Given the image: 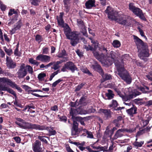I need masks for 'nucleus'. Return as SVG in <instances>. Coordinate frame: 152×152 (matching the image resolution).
<instances>
[{
    "instance_id": "f257e3e1",
    "label": "nucleus",
    "mask_w": 152,
    "mask_h": 152,
    "mask_svg": "<svg viewBox=\"0 0 152 152\" xmlns=\"http://www.w3.org/2000/svg\"><path fill=\"white\" fill-rule=\"evenodd\" d=\"M64 28V31L67 39H70V44L73 46H75L79 42V40L80 38V33L77 32H72L67 24L63 27Z\"/></svg>"
},
{
    "instance_id": "f03ea898",
    "label": "nucleus",
    "mask_w": 152,
    "mask_h": 152,
    "mask_svg": "<svg viewBox=\"0 0 152 152\" xmlns=\"http://www.w3.org/2000/svg\"><path fill=\"white\" fill-rule=\"evenodd\" d=\"M105 12L107 14L108 17L110 19L114 20L118 22L120 24L125 25L127 22V20L126 18L127 16L122 15L120 17L119 15H118V12L114 11L111 7H108L105 10Z\"/></svg>"
},
{
    "instance_id": "7ed1b4c3",
    "label": "nucleus",
    "mask_w": 152,
    "mask_h": 152,
    "mask_svg": "<svg viewBox=\"0 0 152 152\" xmlns=\"http://www.w3.org/2000/svg\"><path fill=\"white\" fill-rule=\"evenodd\" d=\"M93 50V53L95 58L101 62H105L108 65H111L114 60L116 58V53L113 51H111L109 54L104 56L103 54H100L98 52Z\"/></svg>"
},
{
    "instance_id": "20e7f679",
    "label": "nucleus",
    "mask_w": 152,
    "mask_h": 152,
    "mask_svg": "<svg viewBox=\"0 0 152 152\" xmlns=\"http://www.w3.org/2000/svg\"><path fill=\"white\" fill-rule=\"evenodd\" d=\"M135 42L137 45L138 51L140 53L138 55L141 58L142 57H148V46L146 43H144L141 40L137 37L134 36Z\"/></svg>"
},
{
    "instance_id": "39448f33",
    "label": "nucleus",
    "mask_w": 152,
    "mask_h": 152,
    "mask_svg": "<svg viewBox=\"0 0 152 152\" xmlns=\"http://www.w3.org/2000/svg\"><path fill=\"white\" fill-rule=\"evenodd\" d=\"M117 68L118 74L120 77L128 84L130 83L131 82V78L127 71L124 69V67L117 66Z\"/></svg>"
},
{
    "instance_id": "423d86ee",
    "label": "nucleus",
    "mask_w": 152,
    "mask_h": 152,
    "mask_svg": "<svg viewBox=\"0 0 152 152\" xmlns=\"http://www.w3.org/2000/svg\"><path fill=\"white\" fill-rule=\"evenodd\" d=\"M129 7V10L132 11L134 15L143 20L145 19L142 10L140 9L135 7L134 4L132 3H130Z\"/></svg>"
},
{
    "instance_id": "0eeeda50",
    "label": "nucleus",
    "mask_w": 152,
    "mask_h": 152,
    "mask_svg": "<svg viewBox=\"0 0 152 152\" xmlns=\"http://www.w3.org/2000/svg\"><path fill=\"white\" fill-rule=\"evenodd\" d=\"M115 90L117 92L118 94L122 98L123 100L124 101H127L130 100L131 99L136 97L137 96L140 94V92H137L136 93L135 92H131L129 94H126L124 96L117 89H115Z\"/></svg>"
},
{
    "instance_id": "6e6552de",
    "label": "nucleus",
    "mask_w": 152,
    "mask_h": 152,
    "mask_svg": "<svg viewBox=\"0 0 152 152\" xmlns=\"http://www.w3.org/2000/svg\"><path fill=\"white\" fill-rule=\"evenodd\" d=\"M7 77H0V91H7L8 92L13 95L16 98V95L15 92L12 89L9 87L2 85L1 83H5Z\"/></svg>"
},
{
    "instance_id": "1a4fd4ad",
    "label": "nucleus",
    "mask_w": 152,
    "mask_h": 152,
    "mask_svg": "<svg viewBox=\"0 0 152 152\" xmlns=\"http://www.w3.org/2000/svg\"><path fill=\"white\" fill-rule=\"evenodd\" d=\"M92 68L98 72L102 76L103 79L104 80H109L112 78L111 76L110 75L107 74H104L103 70L101 69L100 66L99 65L96 64L95 65H92Z\"/></svg>"
},
{
    "instance_id": "9d476101",
    "label": "nucleus",
    "mask_w": 152,
    "mask_h": 152,
    "mask_svg": "<svg viewBox=\"0 0 152 152\" xmlns=\"http://www.w3.org/2000/svg\"><path fill=\"white\" fill-rule=\"evenodd\" d=\"M77 68L73 63L69 61L64 64L61 69V71L64 72L66 71L67 69H68L70 70L72 72H74L75 70H77Z\"/></svg>"
},
{
    "instance_id": "9b49d317",
    "label": "nucleus",
    "mask_w": 152,
    "mask_h": 152,
    "mask_svg": "<svg viewBox=\"0 0 152 152\" xmlns=\"http://www.w3.org/2000/svg\"><path fill=\"white\" fill-rule=\"evenodd\" d=\"M41 145V142L38 140H36L32 144V149L34 152H43Z\"/></svg>"
},
{
    "instance_id": "f8f14e48",
    "label": "nucleus",
    "mask_w": 152,
    "mask_h": 152,
    "mask_svg": "<svg viewBox=\"0 0 152 152\" xmlns=\"http://www.w3.org/2000/svg\"><path fill=\"white\" fill-rule=\"evenodd\" d=\"M18 77L19 78H23L27 74L26 69H25V65L24 64H21L20 68L17 72Z\"/></svg>"
},
{
    "instance_id": "ddd939ff",
    "label": "nucleus",
    "mask_w": 152,
    "mask_h": 152,
    "mask_svg": "<svg viewBox=\"0 0 152 152\" xmlns=\"http://www.w3.org/2000/svg\"><path fill=\"white\" fill-rule=\"evenodd\" d=\"M91 43H92L91 46L90 45H85L83 46V48L87 51L89 50L93 51L94 50H96L98 48V43L97 41L92 40Z\"/></svg>"
},
{
    "instance_id": "4468645a",
    "label": "nucleus",
    "mask_w": 152,
    "mask_h": 152,
    "mask_svg": "<svg viewBox=\"0 0 152 152\" xmlns=\"http://www.w3.org/2000/svg\"><path fill=\"white\" fill-rule=\"evenodd\" d=\"M5 83L7 84L12 88H15L19 92H21L22 91V89L20 87H19L15 83L13 82L10 79L8 78H7Z\"/></svg>"
},
{
    "instance_id": "2eb2a0df",
    "label": "nucleus",
    "mask_w": 152,
    "mask_h": 152,
    "mask_svg": "<svg viewBox=\"0 0 152 152\" xmlns=\"http://www.w3.org/2000/svg\"><path fill=\"white\" fill-rule=\"evenodd\" d=\"M50 58L51 57L50 56L42 54L38 55L36 58V60L46 63L49 62Z\"/></svg>"
},
{
    "instance_id": "dca6fc26",
    "label": "nucleus",
    "mask_w": 152,
    "mask_h": 152,
    "mask_svg": "<svg viewBox=\"0 0 152 152\" xmlns=\"http://www.w3.org/2000/svg\"><path fill=\"white\" fill-rule=\"evenodd\" d=\"M78 124L75 121H74L71 129V134L72 135H76L80 134V129H78Z\"/></svg>"
},
{
    "instance_id": "f3484780",
    "label": "nucleus",
    "mask_w": 152,
    "mask_h": 152,
    "mask_svg": "<svg viewBox=\"0 0 152 152\" xmlns=\"http://www.w3.org/2000/svg\"><path fill=\"white\" fill-rule=\"evenodd\" d=\"M15 123L20 127L24 129H28L30 123L26 122L20 118L17 119V121H16Z\"/></svg>"
},
{
    "instance_id": "a211bd4d",
    "label": "nucleus",
    "mask_w": 152,
    "mask_h": 152,
    "mask_svg": "<svg viewBox=\"0 0 152 152\" xmlns=\"http://www.w3.org/2000/svg\"><path fill=\"white\" fill-rule=\"evenodd\" d=\"M7 66L9 68H14L16 66L15 63L13 62V61L9 57L7 56L6 58Z\"/></svg>"
},
{
    "instance_id": "6ab92c4d",
    "label": "nucleus",
    "mask_w": 152,
    "mask_h": 152,
    "mask_svg": "<svg viewBox=\"0 0 152 152\" xmlns=\"http://www.w3.org/2000/svg\"><path fill=\"white\" fill-rule=\"evenodd\" d=\"M28 129H31L39 130H43L45 129V126H41L35 124L29 123Z\"/></svg>"
},
{
    "instance_id": "aec40b11",
    "label": "nucleus",
    "mask_w": 152,
    "mask_h": 152,
    "mask_svg": "<svg viewBox=\"0 0 152 152\" xmlns=\"http://www.w3.org/2000/svg\"><path fill=\"white\" fill-rule=\"evenodd\" d=\"M124 132V129H120L115 133L114 137L112 139V140H114L117 139L118 138L122 137L123 136V133Z\"/></svg>"
},
{
    "instance_id": "412c9836",
    "label": "nucleus",
    "mask_w": 152,
    "mask_h": 152,
    "mask_svg": "<svg viewBox=\"0 0 152 152\" xmlns=\"http://www.w3.org/2000/svg\"><path fill=\"white\" fill-rule=\"evenodd\" d=\"M100 112L103 114L104 117L106 118L111 117V113L110 110L101 109L100 110Z\"/></svg>"
},
{
    "instance_id": "4be33fe9",
    "label": "nucleus",
    "mask_w": 152,
    "mask_h": 152,
    "mask_svg": "<svg viewBox=\"0 0 152 152\" xmlns=\"http://www.w3.org/2000/svg\"><path fill=\"white\" fill-rule=\"evenodd\" d=\"M95 1L94 0H89L85 3L86 7L87 9H90L93 7L95 6Z\"/></svg>"
},
{
    "instance_id": "5701e85b",
    "label": "nucleus",
    "mask_w": 152,
    "mask_h": 152,
    "mask_svg": "<svg viewBox=\"0 0 152 152\" xmlns=\"http://www.w3.org/2000/svg\"><path fill=\"white\" fill-rule=\"evenodd\" d=\"M133 107L126 110L128 114L131 116H133L134 114L137 113V108L132 105Z\"/></svg>"
},
{
    "instance_id": "b1692460",
    "label": "nucleus",
    "mask_w": 152,
    "mask_h": 152,
    "mask_svg": "<svg viewBox=\"0 0 152 152\" xmlns=\"http://www.w3.org/2000/svg\"><path fill=\"white\" fill-rule=\"evenodd\" d=\"M21 24L20 23H18L10 31V33L11 34H13L15 33L16 31L19 30L20 28Z\"/></svg>"
},
{
    "instance_id": "393cba45",
    "label": "nucleus",
    "mask_w": 152,
    "mask_h": 152,
    "mask_svg": "<svg viewBox=\"0 0 152 152\" xmlns=\"http://www.w3.org/2000/svg\"><path fill=\"white\" fill-rule=\"evenodd\" d=\"M70 113L72 116V118L74 115L79 114L78 108L76 109L73 108H71V110L70 111Z\"/></svg>"
},
{
    "instance_id": "a878e982",
    "label": "nucleus",
    "mask_w": 152,
    "mask_h": 152,
    "mask_svg": "<svg viewBox=\"0 0 152 152\" xmlns=\"http://www.w3.org/2000/svg\"><path fill=\"white\" fill-rule=\"evenodd\" d=\"M58 21V24L60 27H63L67 24L64 23L63 18H57Z\"/></svg>"
},
{
    "instance_id": "bb28decb",
    "label": "nucleus",
    "mask_w": 152,
    "mask_h": 152,
    "mask_svg": "<svg viewBox=\"0 0 152 152\" xmlns=\"http://www.w3.org/2000/svg\"><path fill=\"white\" fill-rule=\"evenodd\" d=\"M53 127H46L44 130H47L49 131L50 135H54L56 134V132L53 129Z\"/></svg>"
},
{
    "instance_id": "cd10ccee",
    "label": "nucleus",
    "mask_w": 152,
    "mask_h": 152,
    "mask_svg": "<svg viewBox=\"0 0 152 152\" xmlns=\"http://www.w3.org/2000/svg\"><path fill=\"white\" fill-rule=\"evenodd\" d=\"M95 111V110L93 109L91 111L88 112L86 110L81 109L80 108H78V112H79V114H86L88 113V112H94Z\"/></svg>"
},
{
    "instance_id": "c85d7f7f",
    "label": "nucleus",
    "mask_w": 152,
    "mask_h": 152,
    "mask_svg": "<svg viewBox=\"0 0 152 152\" xmlns=\"http://www.w3.org/2000/svg\"><path fill=\"white\" fill-rule=\"evenodd\" d=\"M108 93L106 94V96L108 99H112L114 96V94L113 93L112 91L110 89L108 90Z\"/></svg>"
},
{
    "instance_id": "c756f323",
    "label": "nucleus",
    "mask_w": 152,
    "mask_h": 152,
    "mask_svg": "<svg viewBox=\"0 0 152 152\" xmlns=\"http://www.w3.org/2000/svg\"><path fill=\"white\" fill-rule=\"evenodd\" d=\"M29 62L31 64L36 65L38 66L39 64V63L36 60H34L33 58H30L28 59Z\"/></svg>"
},
{
    "instance_id": "7c9ffc66",
    "label": "nucleus",
    "mask_w": 152,
    "mask_h": 152,
    "mask_svg": "<svg viewBox=\"0 0 152 152\" xmlns=\"http://www.w3.org/2000/svg\"><path fill=\"white\" fill-rule=\"evenodd\" d=\"M46 74L45 73H41L38 76V78L39 80L42 81L44 80V77L46 76Z\"/></svg>"
},
{
    "instance_id": "2f4dec72",
    "label": "nucleus",
    "mask_w": 152,
    "mask_h": 152,
    "mask_svg": "<svg viewBox=\"0 0 152 152\" xmlns=\"http://www.w3.org/2000/svg\"><path fill=\"white\" fill-rule=\"evenodd\" d=\"M88 131L87 129H85L80 128V133L82 134V136H86Z\"/></svg>"
},
{
    "instance_id": "473e14b6",
    "label": "nucleus",
    "mask_w": 152,
    "mask_h": 152,
    "mask_svg": "<svg viewBox=\"0 0 152 152\" xmlns=\"http://www.w3.org/2000/svg\"><path fill=\"white\" fill-rule=\"evenodd\" d=\"M112 45L114 47L118 48L120 46L121 43L119 41L117 40H115L113 41Z\"/></svg>"
},
{
    "instance_id": "72a5a7b5",
    "label": "nucleus",
    "mask_w": 152,
    "mask_h": 152,
    "mask_svg": "<svg viewBox=\"0 0 152 152\" xmlns=\"http://www.w3.org/2000/svg\"><path fill=\"white\" fill-rule=\"evenodd\" d=\"M144 141H141V142H139L137 141H135L134 143V145L136 147H141L144 144Z\"/></svg>"
},
{
    "instance_id": "f704fd0d",
    "label": "nucleus",
    "mask_w": 152,
    "mask_h": 152,
    "mask_svg": "<svg viewBox=\"0 0 152 152\" xmlns=\"http://www.w3.org/2000/svg\"><path fill=\"white\" fill-rule=\"evenodd\" d=\"M22 87L26 91H27L28 93H31V88L30 87H29L28 86L26 85H23L22 86Z\"/></svg>"
},
{
    "instance_id": "c9c22d12",
    "label": "nucleus",
    "mask_w": 152,
    "mask_h": 152,
    "mask_svg": "<svg viewBox=\"0 0 152 152\" xmlns=\"http://www.w3.org/2000/svg\"><path fill=\"white\" fill-rule=\"evenodd\" d=\"M27 69L28 72L32 74L33 72L32 67L30 65H27L25 66V69Z\"/></svg>"
},
{
    "instance_id": "e433bc0d",
    "label": "nucleus",
    "mask_w": 152,
    "mask_h": 152,
    "mask_svg": "<svg viewBox=\"0 0 152 152\" xmlns=\"http://www.w3.org/2000/svg\"><path fill=\"white\" fill-rule=\"evenodd\" d=\"M45 137L48 138V137H45L44 136H39L38 137V138L41 141L44 142L46 144L48 143V141L45 138Z\"/></svg>"
},
{
    "instance_id": "4c0bfd02",
    "label": "nucleus",
    "mask_w": 152,
    "mask_h": 152,
    "mask_svg": "<svg viewBox=\"0 0 152 152\" xmlns=\"http://www.w3.org/2000/svg\"><path fill=\"white\" fill-rule=\"evenodd\" d=\"M4 50L9 55H10L12 54V50L11 49H7L5 47L4 48Z\"/></svg>"
},
{
    "instance_id": "58836bf2",
    "label": "nucleus",
    "mask_w": 152,
    "mask_h": 152,
    "mask_svg": "<svg viewBox=\"0 0 152 152\" xmlns=\"http://www.w3.org/2000/svg\"><path fill=\"white\" fill-rule=\"evenodd\" d=\"M68 1H64V7L65 8L64 10H65L66 12H68L69 8V5L68 2Z\"/></svg>"
},
{
    "instance_id": "ea45409f",
    "label": "nucleus",
    "mask_w": 152,
    "mask_h": 152,
    "mask_svg": "<svg viewBox=\"0 0 152 152\" xmlns=\"http://www.w3.org/2000/svg\"><path fill=\"white\" fill-rule=\"evenodd\" d=\"M66 54L65 50H62V51L59 53L58 55V57L59 58H63L66 56Z\"/></svg>"
},
{
    "instance_id": "a19ab883",
    "label": "nucleus",
    "mask_w": 152,
    "mask_h": 152,
    "mask_svg": "<svg viewBox=\"0 0 152 152\" xmlns=\"http://www.w3.org/2000/svg\"><path fill=\"white\" fill-rule=\"evenodd\" d=\"M62 80L61 79H59L54 82L52 85V87H55L59 83L62 81Z\"/></svg>"
},
{
    "instance_id": "79ce46f5",
    "label": "nucleus",
    "mask_w": 152,
    "mask_h": 152,
    "mask_svg": "<svg viewBox=\"0 0 152 152\" xmlns=\"http://www.w3.org/2000/svg\"><path fill=\"white\" fill-rule=\"evenodd\" d=\"M80 28H81L82 29L81 32L83 33V34L85 36H87V34L86 33V30L84 25L82 26Z\"/></svg>"
},
{
    "instance_id": "37998d69",
    "label": "nucleus",
    "mask_w": 152,
    "mask_h": 152,
    "mask_svg": "<svg viewBox=\"0 0 152 152\" xmlns=\"http://www.w3.org/2000/svg\"><path fill=\"white\" fill-rule=\"evenodd\" d=\"M17 12L14 9H10L8 13V15L9 16H11L13 14H16Z\"/></svg>"
},
{
    "instance_id": "c03bdc74",
    "label": "nucleus",
    "mask_w": 152,
    "mask_h": 152,
    "mask_svg": "<svg viewBox=\"0 0 152 152\" xmlns=\"http://www.w3.org/2000/svg\"><path fill=\"white\" fill-rule=\"evenodd\" d=\"M40 0H31V4L34 5H37L40 2Z\"/></svg>"
},
{
    "instance_id": "a18cd8bd",
    "label": "nucleus",
    "mask_w": 152,
    "mask_h": 152,
    "mask_svg": "<svg viewBox=\"0 0 152 152\" xmlns=\"http://www.w3.org/2000/svg\"><path fill=\"white\" fill-rule=\"evenodd\" d=\"M122 60L125 61L126 60H129L130 58L129 56V55L127 54H126L123 56H122Z\"/></svg>"
},
{
    "instance_id": "49530a36",
    "label": "nucleus",
    "mask_w": 152,
    "mask_h": 152,
    "mask_svg": "<svg viewBox=\"0 0 152 152\" xmlns=\"http://www.w3.org/2000/svg\"><path fill=\"white\" fill-rule=\"evenodd\" d=\"M139 90L141 91L143 93H144L145 91V89H146L147 90H149V88L146 86H144V87H140L138 88Z\"/></svg>"
},
{
    "instance_id": "de8ad7c7",
    "label": "nucleus",
    "mask_w": 152,
    "mask_h": 152,
    "mask_svg": "<svg viewBox=\"0 0 152 152\" xmlns=\"http://www.w3.org/2000/svg\"><path fill=\"white\" fill-rule=\"evenodd\" d=\"M59 65H58L55 62H54V64L53 65V66L51 67L52 69H53L54 70H56L60 68Z\"/></svg>"
},
{
    "instance_id": "09e8293b",
    "label": "nucleus",
    "mask_w": 152,
    "mask_h": 152,
    "mask_svg": "<svg viewBox=\"0 0 152 152\" xmlns=\"http://www.w3.org/2000/svg\"><path fill=\"white\" fill-rule=\"evenodd\" d=\"M18 44H17V47L16 48L15 50L14 51V54L16 56H19L20 54L19 52L18 51Z\"/></svg>"
},
{
    "instance_id": "8fccbe9b",
    "label": "nucleus",
    "mask_w": 152,
    "mask_h": 152,
    "mask_svg": "<svg viewBox=\"0 0 152 152\" xmlns=\"http://www.w3.org/2000/svg\"><path fill=\"white\" fill-rule=\"evenodd\" d=\"M84 85V84L83 83H81L76 88L75 91H78L80 90V89L82 88L83 87Z\"/></svg>"
},
{
    "instance_id": "3c124183",
    "label": "nucleus",
    "mask_w": 152,
    "mask_h": 152,
    "mask_svg": "<svg viewBox=\"0 0 152 152\" xmlns=\"http://www.w3.org/2000/svg\"><path fill=\"white\" fill-rule=\"evenodd\" d=\"M93 148L97 150V151H103L104 150V148L100 146H98V147H95V146H93Z\"/></svg>"
},
{
    "instance_id": "603ef678",
    "label": "nucleus",
    "mask_w": 152,
    "mask_h": 152,
    "mask_svg": "<svg viewBox=\"0 0 152 152\" xmlns=\"http://www.w3.org/2000/svg\"><path fill=\"white\" fill-rule=\"evenodd\" d=\"M87 135V137L90 138H93V135L92 133L91 132L88 131L86 134Z\"/></svg>"
},
{
    "instance_id": "864d4df0",
    "label": "nucleus",
    "mask_w": 152,
    "mask_h": 152,
    "mask_svg": "<svg viewBox=\"0 0 152 152\" xmlns=\"http://www.w3.org/2000/svg\"><path fill=\"white\" fill-rule=\"evenodd\" d=\"M36 40L39 42H40L42 40V38L41 36L39 35H37L36 37Z\"/></svg>"
},
{
    "instance_id": "5fc2aeb1",
    "label": "nucleus",
    "mask_w": 152,
    "mask_h": 152,
    "mask_svg": "<svg viewBox=\"0 0 152 152\" xmlns=\"http://www.w3.org/2000/svg\"><path fill=\"white\" fill-rule=\"evenodd\" d=\"M49 49L48 48H44L42 49V53L47 54L48 52Z\"/></svg>"
},
{
    "instance_id": "6e6d98bb",
    "label": "nucleus",
    "mask_w": 152,
    "mask_h": 152,
    "mask_svg": "<svg viewBox=\"0 0 152 152\" xmlns=\"http://www.w3.org/2000/svg\"><path fill=\"white\" fill-rule=\"evenodd\" d=\"M13 139L18 143H19L20 142L21 139L20 137H14Z\"/></svg>"
},
{
    "instance_id": "4d7b16f0",
    "label": "nucleus",
    "mask_w": 152,
    "mask_h": 152,
    "mask_svg": "<svg viewBox=\"0 0 152 152\" xmlns=\"http://www.w3.org/2000/svg\"><path fill=\"white\" fill-rule=\"evenodd\" d=\"M124 129V132H126L128 133H131L135 130V129Z\"/></svg>"
},
{
    "instance_id": "13d9d810",
    "label": "nucleus",
    "mask_w": 152,
    "mask_h": 152,
    "mask_svg": "<svg viewBox=\"0 0 152 152\" xmlns=\"http://www.w3.org/2000/svg\"><path fill=\"white\" fill-rule=\"evenodd\" d=\"M77 23L78 25L80 27H81L82 26L84 25L83 21L81 20H77Z\"/></svg>"
},
{
    "instance_id": "bf43d9fd",
    "label": "nucleus",
    "mask_w": 152,
    "mask_h": 152,
    "mask_svg": "<svg viewBox=\"0 0 152 152\" xmlns=\"http://www.w3.org/2000/svg\"><path fill=\"white\" fill-rule=\"evenodd\" d=\"M31 94L35 96H37V97H47L48 96V95L41 96V95H39L38 94H36V93H32Z\"/></svg>"
},
{
    "instance_id": "052dcab7",
    "label": "nucleus",
    "mask_w": 152,
    "mask_h": 152,
    "mask_svg": "<svg viewBox=\"0 0 152 152\" xmlns=\"http://www.w3.org/2000/svg\"><path fill=\"white\" fill-rule=\"evenodd\" d=\"M149 121L148 119H146L145 120H142V123L143 124V126H145L147 125L148 124V123Z\"/></svg>"
},
{
    "instance_id": "680f3d73",
    "label": "nucleus",
    "mask_w": 152,
    "mask_h": 152,
    "mask_svg": "<svg viewBox=\"0 0 152 152\" xmlns=\"http://www.w3.org/2000/svg\"><path fill=\"white\" fill-rule=\"evenodd\" d=\"M112 106L114 107H117L118 105V103L116 100H113L112 101Z\"/></svg>"
},
{
    "instance_id": "e2e57ef3",
    "label": "nucleus",
    "mask_w": 152,
    "mask_h": 152,
    "mask_svg": "<svg viewBox=\"0 0 152 152\" xmlns=\"http://www.w3.org/2000/svg\"><path fill=\"white\" fill-rule=\"evenodd\" d=\"M132 146H129L127 147L126 150L124 151V152H131V150L132 149Z\"/></svg>"
},
{
    "instance_id": "0e129e2a",
    "label": "nucleus",
    "mask_w": 152,
    "mask_h": 152,
    "mask_svg": "<svg viewBox=\"0 0 152 152\" xmlns=\"http://www.w3.org/2000/svg\"><path fill=\"white\" fill-rule=\"evenodd\" d=\"M0 7H1V9L2 10L4 11L5 10V9L6 8V7L5 6V5L4 4H1Z\"/></svg>"
},
{
    "instance_id": "69168bd1",
    "label": "nucleus",
    "mask_w": 152,
    "mask_h": 152,
    "mask_svg": "<svg viewBox=\"0 0 152 152\" xmlns=\"http://www.w3.org/2000/svg\"><path fill=\"white\" fill-rule=\"evenodd\" d=\"M51 110H52L54 111H56V110H57L58 109V107L56 105H55L51 107Z\"/></svg>"
},
{
    "instance_id": "338daca9",
    "label": "nucleus",
    "mask_w": 152,
    "mask_h": 152,
    "mask_svg": "<svg viewBox=\"0 0 152 152\" xmlns=\"http://www.w3.org/2000/svg\"><path fill=\"white\" fill-rule=\"evenodd\" d=\"M138 29L141 36L142 37L144 36V33L143 32V31L139 27H138Z\"/></svg>"
},
{
    "instance_id": "774afa93",
    "label": "nucleus",
    "mask_w": 152,
    "mask_h": 152,
    "mask_svg": "<svg viewBox=\"0 0 152 152\" xmlns=\"http://www.w3.org/2000/svg\"><path fill=\"white\" fill-rule=\"evenodd\" d=\"M146 77L148 79L152 81V73L151 74L146 75Z\"/></svg>"
}]
</instances>
